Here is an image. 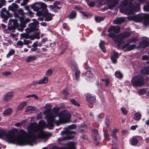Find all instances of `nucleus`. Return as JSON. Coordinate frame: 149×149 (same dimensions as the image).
<instances>
[{
  "label": "nucleus",
  "instance_id": "nucleus-53",
  "mask_svg": "<svg viewBox=\"0 0 149 149\" xmlns=\"http://www.w3.org/2000/svg\"><path fill=\"white\" fill-rule=\"evenodd\" d=\"M2 74L4 76H7L10 74V73L9 72H3Z\"/></svg>",
  "mask_w": 149,
  "mask_h": 149
},
{
  "label": "nucleus",
  "instance_id": "nucleus-46",
  "mask_svg": "<svg viewBox=\"0 0 149 149\" xmlns=\"http://www.w3.org/2000/svg\"><path fill=\"white\" fill-rule=\"evenodd\" d=\"M121 110L124 115H125L127 113V111L124 108H121Z\"/></svg>",
  "mask_w": 149,
  "mask_h": 149
},
{
  "label": "nucleus",
  "instance_id": "nucleus-10",
  "mask_svg": "<svg viewBox=\"0 0 149 149\" xmlns=\"http://www.w3.org/2000/svg\"><path fill=\"white\" fill-rule=\"evenodd\" d=\"M72 69L75 70V78L76 80L79 81V79L80 71L78 68V65L75 62L71 63V66Z\"/></svg>",
  "mask_w": 149,
  "mask_h": 149
},
{
  "label": "nucleus",
  "instance_id": "nucleus-64",
  "mask_svg": "<svg viewBox=\"0 0 149 149\" xmlns=\"http://www.w3.org/2000/svg\"><path fill=\"white\" fill-rule=\"evenodd\" d=\"M60 8V7L58 6L57 5H54V9H59Z\"/></svg>",
  "mask_w": 149,
  "mask_h": 149
},
{
  "label": "nucleus",
  "instance_id": "nucleus-50",
  "mask_svg": "<svg viewBox=\"0 0 149 149\" xmlns=\"http://www.w3.org/2000/svg\"><path fill=\"white\" fill-rule=\"evenodd\" d=\"M32 84L33 85H36L38 84L40 85V84L39 81V80H38V81H33L32 83Z\"/></svg>",
  "mask_w": 149,
  "mask_h": 149
},
{
  "label": "nucleus",
  "instance_id": "nucleus-36",
  "mask_svg": "<svg viewBox=\"0 0 149 149\" xmlns=\"http://www.w3.org/2000/svg\"><path fill=\"white\" fill-rule=\"evenodd\" d=\"M147 15L146 14H142L140 15L137 16L136 17L137 18H139V20H141L143 18L144 16H146Z\"/></svg>",
  "mask_w": 149,
  "mask_h": 149
},
{
  "label": "nucleus",
  "instance_id": "nucleus-8",
  "mask_svg": "<svg viewBox=\"0 0 149 149\" xmlns=\"http://www.w3.org/2000/svg\"><path fill=\"white\" fill-rule=\"evenodd\" d=\"M99 0L98 4L100 5L104 4L106 2L108 3V8L109 9H112L118 3L119 0Z\"/></svg>",
  "mask_w": 149,
  "mask_h": 149
},
{
  "label": "nucleus",
  "instance_id": "nucleus-4",
  "mask_svg": "<svg viewBox=\"0 0 149 149\" xmlns=\"http://www.w3.org/2000/svg\"><path fill=\"white\" fill-rule=\"evenodd\" d=\"M131 1L132 0H125L120 8V11L126 14L130 15L132 14L134 11H139L140 10L139 4H138L134 7H132Z\"/></svg>",
  "mask_w": 149,
  "mask_h": 149
},
{
  "label": "nucleus",
  "instance_id": "nucleus-9",
  "mask_svg": "<svg viewBox=\"0 0 149 149\" xmlns=\"http://www.w3.org/2000/svg\"><path fill=\"white\" fill-rule=\"evenodd\" d=\"M131 83L134 86L142 85L144 84L143 78L141 76L135 77L132 79Z\"/></svg>",
  "mask_w": 149,
  "mask_h": 149
},
{
  "label": "nucleus",
  "instance_id": "nucleus-29",
  "mask_svg": "<svg viewBox=\"0 0 149 149\" xmlns=\"http://www.w3.org/2000/svg\"><path fill=\"white\" fill-rule=\"evenodd\" d=\"M92 77V74L91 71H88L86 72L85 74V78L88 80Z\"/></svg>",
  "mask_w": 149,
  "mask_h": 149
},
{
  "label": "nucleus",
  "instance_id": "nucleus-57",
  "mask_svg": "<svg viewBox=\"0 0 149 149\" xmlns=\"http://www.w3.org/2000/svg\"><path fill=\"white\" fill-rule=\"evenodd\" d=\"M30 42V41L28 40H24V45H27Z\"/></svg>",
  "mask_w": 149,
  "mask_h": 149
},
{
  "label": "nucleus",
  "instance_id": "nucleus-22",
  "mask_svg": "<svg viewBox=\"0 0 149 149\" xmlns=\"http://www.w3.org/2000/svg\"><path fill=\"white\" fill-rule=\"evenodd\" d=\"M9 23L15 27H17L18 24H17V21L15 19H10L9 21Z\"/></svg>",
  "mask_w": 149,
  "mask_h": 149
},
{
  "label": "nucleus",
  "instance_id": "nucleus-24",
  "mask_svg": "<svg viewBox=\"0 0 149 149\" xmlns=\"http://www.w3.org/2000/svg\"><path fill=\"white\" fill-rule=\"evenodd\" d=\"M68 149H75V145L74 143L70 142L67 144Z\"/></svg>",
  "mask_w": 149,
  "mask_h": 149
},
{
  "label": "nucleus",
  "instance_id": "nucleus-37",
  "mask_svg": "<svg viewBox=\"0 0 149 149\" xmlns=\"http://www.w3.org/2000/svg\"><path fill=\"white\" fill-rule=\"evenodd\" d=\"M102 81L106 84V86H108L109 83V79L107 78L102 79Z\"/></svg>",
  "mask_w": 149,
  "mask_h": 149
},
{
  "label": "nucleus",
  "instance_id": "nucleus-48",
  "mask_svg": "<svg viewBox=\"0 0 149 149\" xmlns=\"http://www.w3.org/2000/svg\"><path fill=\"white\" fill-rule=\"evenodd\" d=\"M149 57L147 55H143L141 57V59L143 60H146Z\"/></svg>",
  "mask_w": 149,
  "mask_h": 149
},
{
  "label": "nucleus",
  "instance_id": "nucleus-62",
  "mask_svg": "<svg viewBox=\"0 0 149 149\" xmlns=\"http://www.w3.org/2000/svg\"><path fill=\"white\" fill-rule=\"evenodd\" d=\"M38 42L37 41H36V42H34L32 45V47H33L36 48L38 46Z\"/></svg>",
  "mask_w": 149,
  "mask_h": 149
},
{
  "label": "nucleus",
  "instance_id": "nucleus-18",
  "mask_svg": "<svg viewBox=\"0 0 149 149\" xmlns=\"http://www.w3.org/2000/svg\"><path fill=\"white\" fill-rule=\"evenodd\" d=\"M118 57V53L115 52H113V54L111 56V58L113 63H116L117 62L116 59Z\"/></svg>",
  "mask_w": 149,
  "mask_h": 149
},
{
  "label": "nucleus",
  "instance_id": "nucleus-23",
  "mask_svg": "<svg viewBox=\"0 0 149 149\" xmlns=\"http://www.w3.org/2000/svg\"><path fill=\"white\" fill-rule=\"evenodd\" d=\"M26 104V102H23L21 103L17 107V110H21Z\"/></svg>",
  "mask_w": 149,
  "mask_h": 149
},
{
  "label": "nucleus",
  "instance_id": "nucleus-6",
  "mask_svg": "<svg viewBox=\"0 0 149 149\" xmlns=\"http://www.w3.org/2000/svg\"><path fill=\"white\" fill-rule=\"evenodd\" d=\"M76 126L74 124L70 125L65 129L64 131L61 132L62 135L64 136V137L60 138L58 139V141H63L65 140H70L73 139L75 134V132L71 131L72 129H75Z\"/></svg>",
  "mask_w": 149,
  "mask_h": 149
},
{
  "label": "nucleus",
  "instance_id": "nucleus-51",
  "mask_svg": "<svg viewBox=\"0 0 149 149\" xmlns=\"http://www.w3.org/2000/svg\"><path fill=\"white\" fill-rule=\"evenodd\" d=\"M128 19L130 20H135V17L134 16H131L128 17Z\"/></svg>",
  "mask_w": 149,
  "mask_h": 149
},
{
  "label": "nucleus",
  "instance_id": "nucleus-59",
  "mask_svg": "<svg viewBox=\"0 0 149 149\" xmlns=\"http://www.w3.org/2000/svg\"><path fill=\"white\" fill-rule=\"evenodd\" d=\"M17 44L18 45L22 46L23 45V43L21 41H18L17 42Z\"/></svg>",
  "mask_w": 149,
  "mask_h": 149
},
{
  "label": "nucleus",
  "instance_id": "nucleus-54",
  "mask_svg": "<svg viewBox=\"0 0 149 149\" xmlns=\"http://www.w3.org/2000/svg\"><path fill=\"white\" fill-rule=\"evenodd\" d=\"M8 9L9 10H11L12 11H14L15 10L14 9V8L11 5L8 6Z\"/></svg>",
  "mask_w": 149,
  "mask_h": 149
},
{
  "label": "nucleus",
  "instance_id": "nucleus-31",
  "mask_svg": "<svg viewBox=\"0 0 149 149\" xmlns=\"http://www.w3.org/2000/svg\"><path fill=\"white\" fill-rule=\"evenodd\" d=\"M118 130L116 129L113 130L112 131V133L111 134V135L115 139H116L117 138L115 133L116 132H118Z\"/></svg>",
  "mask_w": 149,
  "mask_h": 149
},
{
  "label": "nucleus",
  "instance_id": "nucleus-5",
  "mask_svg": "<svg viewBox=\"0 0 149 149\" xmlns=\"http://www.w3.org/2000/svg\"><path fill=\"white\" fill-rule=\"evenodd\" d=\"M130 34V33L129 32H126L122 35L116 36L114 38V40L118 47H122V48L123 49L127 47V50L130 51L135 47V45H132L127 47V44H124L123 42V39L126 37L129 36Z\"/></svg>",
  "mask_w": 149,
  "mask_h": 149
},
{
  "label": "nucleus",
  "instance_id": "nucleus-45",
  "mask_svg": "<svg viewBox=\"0 0 149 149\" xmlns=\"http://www.w3.org/2000/svg\"><path fill=\"white\" fill-rule=\"evenodd\" d=\"M40 33L39 32H37L34 34V35L36 39H38L40 38Z\"/></svg>",
  "mask_w": 149,
  "mask_h": 149
},
{
  "label": "nucleus",
  "instance_id": "nucleus-3",
  "mask_svg": "<svg viewBox=\"0 0 149 149\" xmlns=\"http://www.w3.org/2000/svg\"><path fill=\"white\" fill-rule=\"evenodd\" d=\"M47 5L42 2L36 3L33 8V10L36 11V15L38 16H43L46 17L45 21H49L52 20V17L54 15L48 12Z\"/></svg>",
  "mask_w": 149,
  "mask_h": 149
},
{
  "label": "nucleus",
  "instance_id": "nucleus-21",
  "mask_svg": "<svg viewBox=\"0 0 149 149\" xmlns=\"http://www.w3.org/2000/svg\"><path fill=\"white\" fill-rule=\"evenodd\" d=\"M106 44V43H105L103 41L101 40L99 44L100 48L104 53L106 52V49L104 47V45Z\"/></svg>",
  "mask_w": 149,
  "mask_h": 149
},
{
  "label": "nucleus",
  "instance_id": "nucleus-32",
  "mask_svg": "<svg viewBox=\"0 0 149 149\" xmlns=\"http://www.w3.org/2000/svg\"><path fill=\"white\" fill-rule=\"evenodd\" d=\"M76 16V13L74 11H72L70 15L69 18L70 19L74 18Z\"/></svg>",
  "mask_w": 149,
  "mask_h": 149
},
{
  "label": "nucleus",
  "instance_id": "nucleus-19",
  "mask_svg": "<svg viewBox=\"0 0 149 149\" xmlns=\"http://www.w3.org/2000/svg\"><path fill=\"white\" fill-rule=\"evenodd\" d=\"M125 20L124 18L123 17H120L115 19L113 21L114 23L116 24H119L123 22Z\"/></svg>",
  "mask_w": 149,
  "mask_h": 149
},
{
  "label": "nucleus",
  "instance_id": "nucleus-17",
  "mask_svg": "<svg viewBox=\"0 0 149 149\" xmlns=\"http://www.w3.org/2000/svg\"><path fill=\"white\" fill-rule=\"evenodd\" d=\"M1 17L6 21L9 17L11 15L8 11H3L1 14Z\"/></svg>",
  "mask_w": 149,
  "mask_h": 149
},
{
  "label": "nucleus",
  "instance_id": "nucleus-35",
  "mask_svg": "<svg viewBox=\"0 0 149 149\" xmlns=\"http://www.w3.org/2000/svg\"><path fill=\"white\" fill-rule=\"evenodd\" d=\"M147 90L146 88L142 89L139 91V93L140 95L144 94L146 92Z\"/></svg>",
  "mask_w": 149,
  "mask_h": 149
},
{
  "label": "nucleus",
  "instance_id": "nucleus-63",
  "mask_svg": "<svg viewBox=\"0 0 149 149\" xmlns=\"http://www.w3.org/2000/svg\"><path fill=\"white\" fill-rule=\"evenodd\" d=\"M63 147L60 148L56 146H54L52 148V149H63Z\"/></svg>",
  "mask_w": 149,
  "mask_h": 149
},
{
  "label": "nucleus",
  "instance_id": "nucleus-33",
  "mask_svg": "<svg viewBox=\"0 0 149 149\" xmlns=\"http://www.w3.org/2000/svg\"><path fill=\"white\" fill-rule=\"evenodd\" d=\"M141 118V115L138 113H136L134 114V119L136 120H139Z\"/></svg>",
  "mask_w": 149,
  "mask_h": 149
},
{
  "label": "nucleus",
  "instance_id": "nucleus-55",
  "mask_svg": "<svg viewBox=\"0 0 149 149\" xmlns=\"http://www.w3.org/2000/svg\"><path fill=\"white\" fill-rule=\"evenodd\" d=\"M28 38L32 40H34L36 38L34 35L29 36L28 37Z\"/></svg>",
  "mask_w": 149,
  "mask_h": 149
},
{
  "label": "nucleus",
  "instance_id": "nucleus-26",
  "mask_svg": "<svg viewBox=\"0 0 149 149\" xmlns=\"http://www.w3.org/2000/svg\"><path fill=\"white\" fill-rule=\"evenodd\" d=\"M116 77L119 79H121L123 77V74L120 71H117L115 72Z\"/></svg>",
  "mask_w": 149,
  "mask_h": 149
},
{
  "label": "nucleus",
  "instance_id": "nucleus-43",
  "mask_svg": "<svg viewBox=\"0 0 149 149\" xmlns=\"http://www.w3.org/2000/svg\"><path fill=\"white\" fill-rule=\"evenodd\" d=\"M14 53V51L13 50L10 51L8 54H7V57H8L9 56L11 55H13Z\"/></svg>",
  "mask_w": 149,
  "mask_h": 149
},
{
  "label": "nucleus",
  "instance_id": "nucleus-42",
  "mask_svg": "<svg viewBox=\"0 0 149 149\" xmlns=\"http://www.w3.org/2000/svg\"><path fill=\"white\" fill-rule=\"evenodd\" d=\"M80 13L82 14L83 16L84 17L85 19L88 18V15L86 13L83 11H81Z\"/></svg>",
  "mask_w": 149,
  "mask_h": 149
},
{
  "label": "nucleus",
  "instance_id": "nucleus-38",
  "mask_svg": "<svg viewBox=\"0 0 149 149\" xmlns=\"http://www.w3.org/2000/svg\"><path fill=\"white\" fill-rule=\"evenodd\" d=\"M95 19L96 22H98L103 20L104 18L101 17H95Z\"/></svg>",
  "mask_w": 149,
  "mask_h": 149
},
{
  "label": "nucleus",
  "instance_id": "nucleus-56",
  "mask_svg": "<svg viewBox=\"0 0 149 149\" xmlns=\"http://www.w3.org/2000/svg\"><path fill=\"white\" fill-rule=\"evenodd\" d=\"M11 5L13 7V8H14V9L15 10V9L17 8V5L15 3H13Z\"/></svg>",
  "mask_w": 149,
  "mask_h": 149
},
{
  "label": "nucleus",
  "instance_id": "nucleus-15",
  "mask_svg": "<svg viewBox=\"0 0 149 149\" xmlns=\"http://www.w3.org/2000/svg\"><path fill=\"white\" fill-rule=\"evenodd\" d=\"M148 46H149V39L145 38L140 43L139 47L141 48H144Z\"/></svg>",
  "mask_w": 149,
  "mask_h": 149
},
{
  "label": "nucleus",
  "instance_id": "nucleus-14",
  "mask_svg": "<svg viewBox=\"0 0 149 149\" xmlns=\"http://www.w3.org/2000/svg\"><path fill=\"white\" fill-rule=\"evenodd\" d=\"M86 101L91 103H93L95 101V97L89 93H87L86 96Z\"/></svg>",
  "mask_w": 149,
  "mask_h": 149
},
{
  "label": "nucleus",
  "instance_id": "nucleus-20",
  "mask_svg": "<svg viewBox=\"0 0 149 149\" xmlns=\"http://www.w3.org/2000/svg\"><path fill=\"white\" fill-rule=\"evenodd\" d=\"M141 74H149V66L145 67L143 69L140 70Z\"/></svg>",
  "mask_w": 149,
  "mask_h": 149
},
{
  "label": "nucleus",
  "instance_id": "nucleus-16",
  "mask_svg": "<svg viewBox=\"0 0 149 149\" xmlns=\"http://www.w3.org/2000/svg\"><path fill=\"white\" fill-rule=\"evenodd\" d=\"M92 135L94 137V139L97 143L99 142L100 139V136L98 134V132L97 130H95L92 132Z\"/></svg>",
  "mask_w": 149,
  "mask_h": 149
},
{
  "label": "nucleus",
  "instance_id": "nucleus-25",
  "mask_svg": "<svg viewBox=\"0 0 149 149\" xmlns=\"http://www.w3.org/2000/svg\"><path fill=\"white\" fill-rule=\"evenodd\" d=\"M12 109L11 108H9L6 109L3 112L4 116H6L10 114L12 112Z\"/></svg>",
  "mask_w": 149,
  "mask_h": 149
},
{
  "label": "nucleus",
  "instance_id": "nucleus-60",
  "mask_svg": "<svg viewBox=\"0 0 149 149\" xmlns=\"http://www.w3.org/2000/svg\"><path fill=\"white\" fill-rule=\"evenodd\" d=\"M22 125V123L21 122H19L15 123V125L16 127H19Z\"/></svg>",
  "mask_w": 149,
  "mask_h": 149
},
{
  "label": "nucleus",
  "instance_id": "nucleus-2",
  "mask_svg": "<svg viewBox=\"0 0 149 149\" xmlns=\"http://www.w3.org/2000/svg\"><path fill=\"white\" fill-rule=\"evenodd\" d=\"M59 110L58 108H54L53 110L51 113L46 116L48 122V125L50 127H53V123L54 122L55 118L57 115L59 119L58 120L55 121L56 125H58L61 124H65L70 122L71 115L69 113H66L63 111H61L58 115Z\"/></svg>",
  "mask_w": 149,
  "mask_h": 149
},
{
  "label": "nucleus",
  "instance_id": "nucleus-41",
  "mask_svg": "<svg viewBox=\"0 0 149 149\" xmlns=\"http://www.w3.org/2000/svg\"><path fill=\"white\" fill-rule=\"evenodd\" d=\"M143 9L145 11H149V2L144 6Z\"/></svg>",
  "mask_w": 149,
  "mask_h": 149
},
{
  "label": "nucleus",
  "instance_id": "nucleus-61",
  "mask_svg": "<svg viewBox=\"0 0 149 149\" xmlns=\"http://www.w3.org/2000/svg\"><path fill=\"white\" fill-rule=\"evenodd\" d=\"M137 127V125H133L131 127V129L132 130H135Z\"/></svg>",
  "mask_w": 149,
  "mask_h": 149
},
{
  "label": "nucleus",
  "instance_id": "nucleus-13",
  "mask_svg": "<svg viewBox=\"0 0 149 149\" xmlns=\"http://www.w3.org/2000/svg\"><path fill=\"white\" fill-rule=\"evenodd\" d=\"M13 95L14 93L13 91H10L7 92L5 95L3 97V101L6 102H8L12 98Z\"/></svg>",
  "mask_w": 149,
  "mask_h": 149
},
{
  "label": "nucleus",
  "instance_id": "nucleus-40",
  "mask_svg": "<svg viewBox=\"0 0 149 149\" xmlns=\"http://www.w3.org/2000/svg\"><path fill=\"white\" fill-rule=\"evenodd\" d=\"M6 3V1L5 0H0V8H1L3 6H4Z\"/></svg>",
  "mask_w": 149,
  "mask_h": 149
},
{
  "label": "nucleus",
  "instance_id": "nucleus-49",
  "mask_svg": "<svg viewBox=\"0 0 149 149\" xmlns=\"http://www.w3.org/2000/svg\"><path fill=\"white\" fill-rule=\"evenodd\" d=\"M29 0H24L23 2L21 3V5L22 6L25 5L28 1Z\"/></svg>",
  "mask_w": 149,
  "mask_h": 149
},
{
  "label": "nucleus",
  "instance_id": "nucleus-1",
  "mask_svg": "<svg viewBox=\"0 0 149 149\" xmlns=\"http://www.w3.org/2000/svg\"><path fill=\"white\" fill-rule=\"evenodd\" d=\"M45 125L43 120L39 122V125L34 123H31L27 127L28 133L26 134V132L24 136H21V140L17 139L16 140H9L12 143L19 144L20 146L29 145L32 146L35 143L34 140L36 139H44L45 141L49 136L48 134L42 130V128Z\"/></svg>",
  "mask_w": 149,
  "mask_h": 149
},
{
  "label": "nucleus",
  "instance_id": "nucleus-34",
  "mask_svg": "<svg viewBox=\"0 0 149 149\" xmlns=\"http://www.w3.org/2000/svg\"><path fill=\"white\" fill-rule=\"evenodd\" d=\"M138 142V141L136 139L133 138L131 141V143L133 145H135Z\"/></svg>",
  "mask_w": 149,
  "mask_h": 149
},
{
  "label": "nucleus",
  "instance_id": "nucleus-30",
  "mask_svg": "<svg viewBox=\"0 0 149 149\" xmlns=\"http://www.w3.org/2000/svg\"><path fill=\"white\" fill-rule=\"evenodd\" d=\"M36 57L34 56H31L28 57L26 59L27 62H30L32 61L35 60L36 59Z\"/></svg>",
  "mask_w": 149,
  "mask_h": 149
},
{
  "label": "nucleus",
  "instance_id": "nucleus-7",
  "mask_svg": "<svg viewBox=\"0 0 149 149\" xmlns=\"http://www.w3.org/2000/svg\"><path fill=\"white\" fill-rule=\"evenodd\" d=\"M25 134L24 131L22 130L20 131L19 135L17 136H16L13 132H9L8 133L4 134L3 135L0 134V138H3L5 141L9 143L19 145V144L12 143L9 140L15 141L17 139H20V140H21L20 137H21V136H24Z\"/></svg>",
  "mask_w": 149,
  "mask_h": 149
},
{
  "label": "nucleus",
  "instance_id": "nucleus-28",
  "mask_svg": "<svg viewBox=\"0 0 149 149\" xmlns=\"http://www.w3.org/2000/svg\"><path fill=\"white\" fill-rule=\"evenodd\" d=\"M36 109V107H32L31 106H28L26 107L25 111L26 112L29 111H34Z\"/></svg>",
  "mask_w": 149,
  "mask_h": 149
},
{
  "label": "nucleus",
  "instance_id": "nucleus-58",
  "mask_svg": "<svg viewBox=\"0 0 149 149\" xmlns=\"http://www.w3.org/2000/svg\"><path fill=\"white\" fill-rule=\"evenodd\" d=\"M137 40V38H132L131 40H130V42H133L135 41H136Z\"/></svg>",
  "mask_w": 149,
  "mask_h": 149
},
{
  "label": "nucleus",
  "instance_id": "nucleus-44",
  "mask_svg": "<svg viewBox=\"0 0 149 149\" xmlns=\"http://www.w3.org/2000/svg\"><path fill=\"white\" fill-rule=\"evenodd\" d=\"M24 8L25 9L28 11V13L30 14V15H32V12H31L30 11L29 9V7L28 6H26L24 7Z\"/></svg>",
  "mask_w": 149,
  "mask_h": 149
},
{
  "label": "nucleus",
  "instance_id": "nucleus-52",
  "mask_svg": "<svg viewBox=\"0 0 149 149\" xmlns=\"http://www.w3.org/2000/svg\"><path fill=\"white\" fill-rule=\"evenodd\" d=\"M95 5V3L93 1H91L88 3V5L90 7H93Z\"/></svg>",
  "mask_w": 149,
  "mask_h": 149
},
{
  "label": "nucleus",
  "instance_id": "nucleus-11",
  "mask_svg": "<svg viewBox=\"0 0 149 149\" xmlns=\"http://www.w3.org/2000/svg\"><path fill=\"white\" fill-rule=\"evenodd\" d=\"M120 30V28L118 26H112L110 28H109L108 30V31L109 33V36L110 37H113L114 36L113 33H118L119 32Z\"/></svg>",
  "mask_w": 149,
  "mask_h": 149
},
{
  "label": "nucleus",
  "instance_id": "nucleus-27",
  "mask_svg": "<svg viewBox=\"0 0 149 149\" xmlns=\"http://www.w3.org/2000/svg\"><path fill=\"white\" fill-rule=\"evenodd\" d=\"M39 80L40 84H46L48 81V79L47 77H44L42 79Z\"/></svg>",
  "mask_w": 149,
  "mask_h": 149
},
{
  "label": "nucleus",
  "instance_id": "nucleus-39",
  "mask_svg": "<svg viewBox=\"0 0 149 149\" xmlns=\"http://www.w3.org/2000/svg\"><path fill=\"white\" fill-rule=\"evenodd\" d=\"M71 102L74 105L79 106L80 104L78 103L75 100L72 99L70 100Z\"/></svg>",
  "mask_w": 149,
  "mask_h": 149
},
{
  "label": "nucleus",
  "instance_id": "nucleus-12",
  "mask_svg": "<svg viewBox=\"0 0 149 149\" xmlns=\"http://www.w3.org/2000/svg\"><path fill=\"white\" fill-rule=\"evenodd\" d=\"M33 20L34 23L29 24V27L31 31H37L38 30L37 26L38 24L39 23L35 19H33Z\"/></svg>",
  "mask_w": 149,
  "mask_h": 149
},
{
  "label": "nucleus",
  "instance_id": "nucleus-47",
  "mask_svg": "<svg viewBox=\"0 0 149 149\" xmlns=\"http://www.w3.org/2000/svg\"><path fill=\"white\" fill-rule=\"evenodd\" d=\"M52 71L51 70H50V69L48 70L46 72V75L47 76H49L52 74Z\"/></svg>",
  "mask_w": 149,
  "mask_h": 149
}]
</instances>
